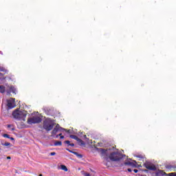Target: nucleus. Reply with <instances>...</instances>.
<instances>
[{"mask_svg":"<svg viewBox=\"0 0 176 176\" xmlns=\"http://www.w3.org/2000/svg\"><path fill=\"white\" fill-rule=\"evenodd\" d=\"M143 166H144V167L147 168V170H150L151 171H156V166H155V164H153L149 162H146L143 164Z\"/></svg>","mask_w":176,"mask_h":176,"instance_id":"nucleus-5","label":"nucleus"},{"mask_svg":"<svg viewBox=\"0 0 176 176\" xmlns=\"http://www.w3.org/2000/svg\"><path fill=\"white\" fill-rule=\"evenodd\" d=\"M170 176H176V173L175 174V173H170Z\"/></svg>","mask_w":176,"mask_h":176,"instance_id":"nucleus-28","label":"nucleus"},{"mask_svg":"<svg viewBox=\"0 0 176 176\" xmlns=\"http://www.w3.org/2000/svg\"><path fill=\"white\" fill-rule=\"evenodd\" d=\"M109 159H110L111 162H120V160L123 159V154L120 153L119 150H116L109 154Z\"/></svg>","mask_w":176,"mask_h":176,"instance_id":"nucleus-1","label":"nucleus"},{"mask_svg":"<svg viewBox=\"0 0 176 176\" xmlns=\"http://www.w3.org/2000/svg\"><path fill=\"white\" fill-rule=\"evenodd\" d=\"M7 127L10 131H14V126H13V124H8Z\"/></svg>","mask_w":176,"mask_h":176,"instance_id":"nucleus-9","label":"nucleus"},{"mask_svg":"<svg viewBox=\"0 0 176 176\" xmlns=\"http://www.w3.org/2000/svg\"><path fill=\"white\" fill-rule=\"evenodd\" d=\"M0 152H1V148H0Z\"/></svg>","mask_w":176,"mask_h":176,"instance_id":"nucleus-39","label":"nucleus"},{"mask_svg":"<svg viewBox=\"0 0 176 176\" xmlns=\"http://www.w3.org/2000/svg\"><path fill=\"white\" fill-rule=\"evenodd\" d=\"M61 127H60L59 124H57L55 128L53 129V131H52V136L54 137V135H56V134H57V133H58V131H61Z\"/></svg>","mask_w":176,"mask_h":176,"instance_id":"nucleus-6","label":"nucleus"},{"mask_svg":"<svg viewBox=\"0 0 176 176\" xmlns=\"http://www.w3.org/2000/svg\"><path fill=\"white\" fill-rule=\"evenodd\" d=\"M3 137H4V138H10V135H9L8 133L3 134Z\"/></svg>","mask_w":176,"mask_h":176,"instance_id":"nucleus-19","label":"nucleus"},{"mask_svg":"<svg viewBox=\"0 0 176 176\" xmlns=\"http://www.w3.org/2000/svg\"><path fill=\"white\" fill-rule=\"evenodd\" d=\"M1 145H3V146H10V143L9 142L1 143Z\"/></svg>","mask_w":176,"mask_h":176,"instance_id":"nucleus-18","label":"nucleus"},{"mask_svg":"<svg viewBox=\"0 0 176 176\" xmlns=\"http://www.w3.org/2000/svg\"><path fill=\"white\" fill-rule=\"evenodd\" d=\"M42 122V118L41 116H33L28 119V124H36Z\"/></svg>","mask_w":176,"mask_h":176,"instance_id":"nucleus-3","label":"nucleus"},{"mask_svg":"<svg viewBox=\"0 0 176 176\" xmlns=\"http://www.w3.org/2000/svg\"><path fill=\"white\" fill-rule=\"evenodd\" d=\"M143 171H144V173H148V170H146V169L143 170Z\"/></svg>","mask_w":176,"mask_h":176,"instance_id":"nucleus-32","label":"nucleus"},{"mask_svg":"<svg viewBox=\"0 0 176 176\" xmlns=\"http://www.w3.org/2000/svg\"><path fill=\"white\" fill-rule=\"evenodd\" d=\"M85 176H90V173H84Z\"/></svg>","mask_w":176,"mask_h":176,"instance_id":"nucleus-27","label":"nucleus"},{"mask_svg":"<svg viewBox=\"0 0 176 176\" xmlns=\"http://www.w3.org/2000/svg\"><path fill=\"white\" fill-rule=\"evenodd\" d=\"M66 151H68L69 152H70V153H74L75 152V151H72L68 148H67Z\"/></svg>","mask_w":176,"mask_h":176,"instance_id":"nucleus-24","label":"nucleus"},{"mask_svg":"<svg viewBox=\"0 0 176 176\" xmlns=\"http://www.w3.org/2000/svg\"><path fill=\"white\" fill-rule=\"evenodd\" d=\"M7 159H8V160H10V159H12V157H10V156H8V157H7Z\"/></svg>","mask_w":176,"mask_h":176,"instance_id":"nucleus-30","label":"nucleus"},{"mask_svg":"<svg viewBox=\"0 0 176 176\" xmlns=\"http://www.w3.org/2000/svg\"><path fill=\"white\" fill-rule=\"evenodd\" d=\"M64 139V135L60 136V140Z\"/></svg>","mask_w":176,"mask_h":176,"instance_id":"nucleus-33","label":"nucleus"},{"mask_svg":"<svg viewBox=\"0 0 176 176\" xmlns=\"http://www.w3.org/2000/svg\"><path fill=\"white\" fill-rule=\"evenodd\" d=\"M0 71H2L3 72H6V70L5 68L0 67Z\"/></svg>","mask_w":176,"mask_h":176,"instance_id":"nucleus-22","label":"nucleus"},{"mask_svg":"<svg viewBox=\"0 0 176 176\" xmlns=\"http://www.w3.org/2000/svg\"><path fill=\"white\" fill-rule=\"evenodd\" d=\"M63 145V142L61 141H56L54 143L55 146H61Z\"/></svg>","mask_w":176,"mask_h":176,"instance_id":"nucleus-11","label":"nucleus"},{"mask_svg":"<svg viewBox=\"0 0 176 176\" xmlns=\"http://www.w3.org/2000/svg\"><path fill=\"white\" fill-rule=\"evenodd\" d=\"M38 176H43V175H42V174H40Z\"/></svg>","mask_w":176,"mask_h":176,"instance_id":"nucleus-36","label":"nucleus"},{"mask_svg":"<svg viewBox=\"0 0 176 176\" xmlns=\"http://www.w3.org/2000/svg\"><path fill=\"white\" fill-rule=\"evenodd\" d=\"M160 173L161 174V175H167V173H166L164 170H160Z\"/></svg>","mask_w":176,"mask_h":176,"instance_id":"nucleus-20","label":"nucleus"},{"mask_svg":"<svg viewBox=\"0 0 176 176\" xmlns=\"http://www.w3.org/2000/svg\"><path fill=\"white\" fill-rule=\"evenodd\" d=\"M7 107H8V109H12V108H14L12 100H8Z\"/></svg>","mask_w":176,"mask_h":176,"instance_id":"nucleus-8","label":"nucleus"},{"mask_svg":"<svg viewBox=\"0 0 176 176\" xmlns=\"http://www.w3.org/2000/svg\"><path fill=\"white\" fill-rule=\"evenodd\" d=\"M60 168L63 171H65V172L68 171V168H67L65 165H60Z\"/></svg>","mask_w":176,"mask_h":176,"instance_id":"nucleus-13","label":"nucleus"},{"mask_svg":"<svg viewBox=\"0 0 176 176\" xmlns=\"http://www.w3.org/2000/svg\"><path fill=\"white\" fill-rule=\"evenodd\" d=\"M70 138H72V140H76V141H78L79 140V138L75 135H70Z\"/></svg>","mask_w":176,"mask_h":176,"instance_id":"nucleus-14","label":"nucleus"},{"mask_svg":"<svg viewBox=\"0 0 176 176\" xmlns=\"http://www.w3.org/2000/svg\"><path fill=\"white\" fill-rule=\"evenodd\" d=\"M125 166H131V167H137V161L126 162L124 163Z\"/></svg>","mask_w":176,"mask_h":176,"instance_id":"nucleus-7","label":"nucleus"},{"mask_svg":"<svg viewBox=\"0 0 176 176\" xmlns=\"http://www.w3.org/2000/svg\"><path fill=\"white\" fill-rule=\"evenodd\" d=\"M43 127L46 131H51V130H53V127H54V124L48 121H44Z\"/></svg>","mask_w":176,"mask_h":176,"instance_id":"nucleus-4","label":"nucleus"},{"mask_svg":"<svg viewBox=\"0 0 176 176\" xmlns=\"http://www.w3.org/2000/svg\"><path fill=\"white\" fill-rule=\"evenodd\" d=\"M58 137H59L58 135H57L56 136V138H58Z\"/></svg>","mask_w":176,"mask_h":176,"instance_id":"nucleus-35","label":"nucleus"},{"mask_svg":"<svg viewBox=\"0 0 176 176\" xmlns=\"http://www.w3.org/2000/svg\"><path fill=\"white\" fill-rule=\"evenodd\" d=\"M99 151L102 155H105V153H107V150L104 148H99Z\"/></svg>","mask_w":176,"mask_h":176,"instance_id":"nucleus-15","label":"nucleus"},{"mask_svg":"<svg viewBox=\"0 0 176 176\" xmlns=\"http://www.w3.org/2000/svg\"><path fill=\"white\" fill-rule=\"evenodd\" d=\"M138 167H141V165H138Z\"/></svg>","mask_w":176,"mask_h":176,"instance_id":"nucleus-37","label":"nucleus"},{"mask_svg":"<svg viewBox=\"0 0 176 176\" xmlns=\"http://www.w3.org/2000/svg\"><path fill=\"white\" fill-rule=\"evenodd\" d=\"M12 116H14L15 119H19V120H25L27 113H25V111L16 109L12 112Z\"/></svg>","mask_w":176,"mask_h":176,"instance_id":"nucleus-2","label":"nucleus"},{"mask_svg":"<svg viewBox=\"0 0 176 176\" xmlns=\"http://www.w3.org/2000/svg\"><path fill=\"white\" fill-rule=\"evenodd\" d=\"M77 142H78L79 145H80V146H83V145H86V144L85 143V142H83V140H82V139L78 138Z\"/></svg>","mask_w":176,"mask_h":176,"instance_id":"nucleus-10","label":"nucleus"},{"mask_svg":"<svg viewBox=\"0 0 176 176\" xmlns=\"http://www.w3.org/2000/svg\"><path fill=\"white\" fill-rule=\"evenodd\" d=\"M50 155V156H54L56 155V152H52Z\"/></svg>","mask_w":176,"mask_h":176,"instance_id":"nucleus-23","label":"nucleus"},{"mask_svg":"<svg viewBox=\"0 0 176 176\" xmlns=\"http://www.w3.org/2000/svg\"><path fill=\"white\" fill-rule=\"evenodd\" d=\"M127 170H128L129 173H131V171H132L131 168H128Z\"/></svg>","mask_w":176,"mask_h":176,"instance_id":"nucleus-31","label":"nucleus"},{"mask_svg":"<svg viewBox=\"0 0 176 176\" xmlns=\"http://www.w3.org/2000/svg\"><path fill=\"white\" fill-rule=\"evenodd\" d=\"M62 135H63V133L58 134V136H59V137H60V136H62Z\"/></svg>","mask_w":176,"mask_h":176,"instance_id":"nucleus-34","label":"nucleus"},{"mask_svg":"<svg viewBox=\"0 0 176 176\" xmlns=\"http://www.w3.org/2000/svg\"><path fill=\"white\" fill-rule=\"evenodd\" d=\"M65 144H67V145L69 146V144H71V142L69 140H65Z\"/></svg>","mask_w":176,"mask_h":176,"instance_id":"nucleus-21","label":"nucleus"},{"mask_svg":"<svg viewBox=\"0 0 176 176\" xmlns=\"http://www.w3.org/2000/svg\"><path fill=\"white\" fill-rule=\"evenodd\" d=\"M61 131H66V133H67L68 134H70L71 133V130H67V129H65L64 128H61Z\"/></svg>","mask_w":176,"mask_h":176,"instance_id":"nucleus-17","label":"nucleus"},{"mask_svg":"<svg viewBox=\"0 0 176 176\" xmlns=\"http://www.w3.org/2000/svg\"><path fill=\"white\" fill-rule=\"evenodd\" d=\"M133 172H134L135 174H137V173H138V170L134 169V170H133Z\"/></svg>","mask_w":176,"mask_h":176,"instance_id":"nucleus-26","label":"nucleus"},{"mask_svg":"<svg viewBox=\"0 0 176 176\" xmlns=\"http://www.w3.org/2000/svg\"><path fill=\"white\" fill-rule=\"evenodd\" d=\"M10 140H11V141H14V138H10Z\"/></svg>","mask_w":176,"mask_h":176,"instance_id":"nucleus-29","label":"nucleus"},{"mask_svg":"<svg viewBox=\"0 0 176 176\" xmlns=\"http://www.w3.org/2000/svg\"><path fill=\"white\" fill-rule=\"evenodd\" d=\"M0 93H5V87L3 85L0 86Z\"/></svg>","mask_w":176,"mask_h":176,"instance_id":"nucleus-16","label":"nucleus"},{"mask_svg":"<svg viewBox=\"0 0 176 176\" xmlns=\"http://www.w3.org/2000/svg\"><path fill=\"white\" fill-rule=\"evenodd\" d=\"M74 155H76V156H77V157H78L79 159H82V157H83V155H82V154H79V153L78 152H75L73 153Z\"/></svg>","mask_w":176,"mask_h":176,"instance_id":"nucleus-12","label":"nucleus"},{"mask_svg":"<svg viewBox=\"0 0 176 176\" xmlns=\"http://www.w3.org/2000/svg\"><path fill=\"white\" fill-rule=\"evenodd\" d=\"M85 138H86V135H85Z\"/></svg>","mask_w":176,"mask_h":176,"instance_id":"nucleus-38","label":"nucleus"},{"mask_svg":"<svg viewBox=\"0 0 176 176\" xmlns=\"http://www.w3.org/2000/svg\"><path fill=\"white\" fill-rule=\"evenodd\" d=\"M69 146H75V144H74V143H70Z\"/></svg>","mask_w":176,"mask_h":176,"instance_id":"nucleus-25","label":"nucleus"}]
</instances>
